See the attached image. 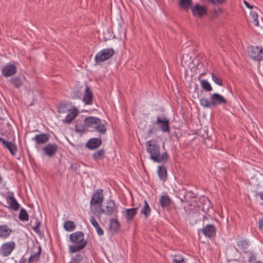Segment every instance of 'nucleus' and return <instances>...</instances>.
Here are the masks:
<instances>
[{
	"mask_svg": "<svg viewBox=\"0 0 263 263\" xmlns=\"http://www.w3.org/2000/svg\"><path fill=\"white\" fill-rule=\"evenodd\" d=\"M146 151L149 154L150 159L158 163L165 162L168 158L167 152L160 153V146L158 142L154 139H151L146 142Z\"/></svg>",
	"mask_w": 263,
	"mask_h": 263,
	"instance_id": "obj_1",
	"label": "nucleus"
},
{
	"mask_svg": "<svg viewBox=\"0 0 263 263\" xmlns=\"http://www.w3.org/2000/svg\"><path fill=\"white\" fill-rule=\"evenodd\" d=\"M69 239L72 242L75 244L69 247V250L70 253L80 251L86 246L87 243V241L84 239V234L82 231H78L71 234Z\"/></svg>",
	"mask_w": 263,
	"mask_h": 263,
	"instance_id": "obj_2",
	"label": "nucleus"
},
{
	"mask_svg": "<svg viewBox=\"0 0 263 263\" xmlns=\"http://www.w3.org/2000/svg\"><path fill=\"white\" fill-rule=\"evenodd\" d=\"M84 124L87 127H90L93 129L92 131H96L100 134H105L107 130L106 122L104 120H101L95 117L90 116L85 118Z\"/></svg>",
	"mask_w": 263,
	"mask_h": 263,
	"instance_id": "obj_3",
	"label": "nucleus"
},
{
	"mask_svg": "<svg viewBox=\"0 0 263 263\" xmlns=\"http://www.w3.org/2000/svg\"><path fill=\"white\" fill-rule=\"evenodd\" d=\"M94 213H97L100 215L104 214L107 216L117 217L118 213V206L113 200L109 199L106 201V205L104 208H102V206L99 207L98 210H96Z\"/></svg>",
	"mask_w": 263,
	"mask_h": 263,
	"instance_id": "obj_4",
	"label": "nucleus"
},
{
	"mask_svg": "<svg viewBox=\"0 0 263 263\" xmlns=\"http://www.w3.org/2000/svg\"><path fill=\"white\" fill-rule=\"evenodd\" d=\"M114 53L112 48L103 49L96 54L95 61L96 63L104 62L111 59Z\"/></svg>",
	"mask_w": 263,
	"mask_h": 263,
	"instance_id": "obj_5",
	"label": "nucleus"
},
{
	"mask_svg": "<svg viewBox=\"0 0 263 263\" xmlns=\"http://www.w3.org/2000/svg\"><path fill=\"white\" fill-rule=\"evenodd\" d=\"M248 54L252 59L260 61L263 60V49L257 46H252L248 50Z\"/></svg>",
	"mask_w": 263,
	"mask_h": 263,
	"instance_id": "obj_6",
	"label": "nucleus"
},
{
	"mask_svg": "<svg viewBox=\"0 0 263 263\" xmlns=\"http://www.w3.org/2000/svg\"><path fill=\"white\" fill-rule=\"evenodd\" d=\"M155 123L163 133H170V120L164 116L157 117Z\"/></svg>",
	"mask_w": 263,
	"mask_h": 263,
	"instance_id": "obj_7",
	"label": "nucleus"
},
{
	"mask_svg": "<svg viewBox=\"0 0 263 263\" xmlns=\"http://www.w3.org/2000/svg\"><path fill=\"white\" fill-rule=\"evenodd\" d=\"M15 248V243L13 241H10L4 243L0 247V256L7 257L10 255Z\"/></svg>",
	"mask_w": 263,
	"mask_h": 263,
	"instance_id": "obj_8",
	"label": "nucleus"
},
{
	"mask_svg": "<svg viewBox=\"0 0 263 263\" xmlns=\"http://www.w3.org/2000/svg\"><path fill=\"white\" fill-rule=\"evenodd\" d=\"M103 199V190L100 189L97 190L92 196L90 202V206L97 204L99 207H101Z\"/></svg>",
	"mask_w": 263,
	"mask_h": 263,
	"instance_id": "obj_9",
	"label": "nucleus"
},
{
	"mask_svg": "<svg viewBox=\"0 0 263 263\" xmlns=\"http://www.w3.org/2000/svg\"><path fill=\"white\" fill-rule=\"evenodd\" d=\"M212 108L219 105H225L227 103L226 99L218 93H214L210 96Z\"/></svg>",
	"mask_w": 263,
	"mask_h": 263,
	"instance_id": "obj_10",
	"label": "nucleus"
},
{
	"mask_svg": "<svg viewBox=\"0 0 263 263\" xmlns=\"http://www.w3.org/2000/svg\"><path fill=\"white\" fill-rule=\"evenodd\" d=\"M200 231L203 234L208 238H211L216 235V228L214 225L208 224L204 226Z\"/></svg>",
	"mask_w": 263,
	"mask_h": 263,
	"instance_id": "obj_11",
	"label": "nucleus"
},
{
	"mask_svg": "<svg viewBox=\"0 0 263 263\" xmlns=\"http://www.w3.org/2000/svg\"><path fill=\"white\" fill-rule=\"evenodd\" d=\"M43 152L45 155L52 157L58 150V146L55 143H49L43 148Z\"/></svg>",
	"mask_w": 263,
	"mask_h": 263,
	"instance_id": "obj_12",
	"label": "nucleus"
},
{
	"mask_svg": "<svg viewBox=\"0 0 263 263\" xmlns=\"http://www.w3.org/2000/svg\"><path fill=\"white\" fill-rule=\"evenodd\" d=\"M17 68L13 64H9L3 67L2 74L3 76L7 78L11 77L16 73Z\"/></svg>",
	"mask_w": 263,
	"mask_h": 263,
	"instance_id": "obj_13",
	"label": "nucleus"
},
{
	"mask_svg": "<svg viewBox=\"0 0 263 263\" xmlns=\"http://www.w3.org/2000/svg\"><path fill=\"white\" fill-rule=\"evenodd\" d=\"M50 139V135L47 134L42 133L35 135V136L32 139V141L35 142L36 146L44 144L48 142Z\"/></svg>",
	"mask_w": 263,
	"mask_h": 263,
	"instance_id": "obj_14",
	"label": "nucleus"
},
{
	"mask_svg": "<svg viewBox=\"0 0 263 263\" xmlns=\"http://www.w3.org/2000/svg\"><path fill=\"white\" fill-rule=\"evenodd\" d=\"M93 95L92 91L88 86L85 87L84 93L83 97V102L85 105H91L93 103Z\"/></svg>",
	"mask_w": 263,
	"mask_h": 263,
	"instance_id": "obj_15",
	"label": "nucleus"
},
{
	"mask_svg": "<svg viewBox=\"0 0 263 263\" xmlns=\"http://www.w3.org/2000/svg\"><path fill=\"white\" fill-rule=\"evenodd\" d=\"M192 12L194 16L202 17L203 15L206 14L207 9L205 7L200 6L197 4L194 6L191 7Z\"/></svg>",
	"mask_w": 263,
	"mask_h": 263,
	"instance_id": "obj_16",
	"label": "nucleus"
},
{
	"mask_svg": "<svg viewBox=\"0 0 263 263\" xmlns=\"http://www.w3.org/2000/svg\"><path fill=\"white\" fill-rule=\"evenodd\" d=\"M102 140L99 138L90 139L86 144V147L89 149L92 150L98 148L102 144Z\"/></svg>",
	"mask_w": 263,
	"mask_h": 263,
	"instance_id": "obj_17",
	"label": "nucleus"
},
{
	"mask_svg": "<svg viewBox=\"0 0 263 263\" xmlns=\"http://www.w3.org/2000/svg\"><path fill=\"white\" fill-rule=\"evenodd\" d=\"M33 249H36L37 251L36 252H32L30 257L29 258L28 263H33V262H37L40 260V255L42 251L41 247L40 246H39L36 247H34Z\"/></svg>",
	"mask_w": 263,
	"mask_h": 263,
	"instance_id": "obj_18",
	"label": "nucleus"
},
{
	"mask_svg": "<svg viewBox=\"0 0 263 263\" xmlns=\"http://www.w3.org/2000/svg\"><path fill=\"white\" fill-rule=\"evenodd\" d=\"M12 230L7 224L0 225V238L2 239H6L8 238Z\"/></svg>",
	"mask_w": 263,
	"mask_h": 263,
	"instance_id": "obj_19",
	"label": "nucleus"
},
{
	"mask_svg": "<svg viewBox=\"0 0 263 263\" xmlns=\"http://www.w3.org/2000/svg\"><path fill=\"white\" fill-rule=\"evenodd\" d=\"M138 207L125 209V218L127 222L132 221L137 213Z\"/></svg>",
	"mask_w": 263,
	"mask_h": 263,
	"instance_id": "obj_20",
	"label": "nucleus"
},
{
	"mask_svg": "<svg viewBox=\"0 0 263 263\" xmlns=\"http://www.w3.org/2000/svg\"><path fill=\"white\" fill-rule=\"evenodd\" d=\"M120 224L117 219H111L109 223V229L112 233H117L119 231Z\"/></svg>",
	"mask_w": 263,
	"mask_h": 263,
	"instance_id": "obj_21",
	"label": "nucleus"
},
{
	"mask_svg": "<svg viewBox=\"0 0 263 263\" xmlns=\"http://www.w3.org/2000/svg\"><path fill=\"white\" fill-rule=\"evenodd\" d=\"M197 197V195L191 191H185L180 200L182 202H189Z\"/></svg>",
	"mask_w": 263,
	"mask_h": 263,
	"instance_id": "obj_22",
	"label": "nucleus"
},
{
	"mask_svg": "<svg viewBox=\"0 0 263 263\" xmlns=\"http://www.w3.org/2000/svg\"><path fill=\"white\" fill-rule=\"evenodd\" d=\"M159 203L162 208L164 209L171 205V200L168 195H162L160 198Z\"/></svg>",
	"mask_w": 263,
	"mask_h": 263,
	"instance_id": "obj_23",
	"label": "nucleus"
},
{
	"mask_svg": "<svg viewBox=\"0 0 263 263\" xmlns=\"http://www.w3.org/2000/svg\"><path fill=\"white\" fill-rule=\"evenodd\" d=\"M7 201L9 204V208L14 211H17L19 209L20 204L13 196L8 197Z\"/></svg>",
	"mask_w": 263,
	"mask_h": 263,
	"instance_id": "obj_24",
	"label": "nucleus"
},
{
	"mask_svg": "<svg viewBox=\"0 0 263 263\" xmlns=\"http://www.w3.org/2000/svg\"><path fill=\"white\" fill-rule=\"evenodd\" d=\"M144 204L140 211V214L143 215L145 218H147L150 215L151 209L146 200L143 201Z\"/></svg>",
	"mask_w": 263,
	"mask_h": 263,
	"instance_id": "obj_25",
	"label": "nucleus"
},
{
	"mask_svg": "<svg viewBox=\"0 0 263 263\" xmlns=\"http://www.w3.org/2000/svg\"><path fill=\"white\" fill-rule=\"evenodd\" d=\"M78 111L76 109H69V114L66 116L63 122L66 123H70L77 117Z\"/></svg>",
	"mask_w": 263,
	"mask_h": 263,
	"instance_id": "obj_26",
	"label": "nucleus"
},
{
	"mask_svg": "<svg viewBox=\"0 0 263 263\" xmlns=\"http://www.w3.org/2000/svg\"><path fill=\"white\" fill-rule=\"evenodd\" d=\"M157 173L160 179L163 181H165L166 179L167 170L164 166H158Z\"/></svg>",
	"mask_w": 263,
	"mask_h": 263,
	"instance_id": "obj_27",
	"label": "nucleus"
},
{
	"mask_svg": "<svg viewBox=\"0 0 263 263\" xmlns=\"http://www.w3.org/2000/svg\"><path fill=\"white\" fill-rule=\"evenodd\" d=\"M105 154V151L102 148L93 153L92 158L96 161H99L104 158Z\"/></svg>",
	"mask_w": 263,
	"mask_h": 263,
	"instance_id": "obj_28",
	"label": "nucleus"
},
{
	"mask_svg": "<svg viewBox=\"0 0 263 263\" xmlns=\"http://www.w3.org/2000/svg\"><path fill=\"white\" fill-rule=\"evenodd\" d=\"M90 222L92 224V225L96 228L97 234L99 236H102L104 234V231L102 229V228L100 227L98 222L96 220L95 218L93 217H91L89 220Z\"/></svg>",
	"mask_w": 263,
	"mask_h": 263,
	"instance_id": "obj_29",
	"label": "nucleus"
},
{
	"mask_svg": "<svg viewBox=\"0 0 263 263\" xmlns=\"http://www.w3.org/2000/svg\"><path fill=\"white\" fill-rule=\"evenodd\" d=\"M237 245L239 247L240 249L243 251L245 253H247L246 250L250 246V242L246 239H241L237 241Z\"/></svg>",
	"mask_w": 263,
	"mask_h": 263,
	"instance_id": "obj_30",
	"label": "nucleus"
},
{
	"mask_svg": "<svg viewBox=\"0 0 263 263\" xmlns=\"http://www.w3.org/2000/svg\"><path fill=\"white\" fill-rule=\"evenodd\" d=\"M192 4V0H180L179 5L181 9L188 11L190 8H191Z\"/></svg>",
	"mask_w": 263,
	"mask_h": 263,
	"instance_id": "obj_31",
	"label": "nucleus"
},
{
	"mask_svg": "<svg viewBox=\"0 0 263 263\" xmlns=\"http://www.w3.org/2000/svg\"><path fill=\"white\" fill-rule=\"evenodd\" d=\"M4 147L7 148L12 155L14 156L16 154L17 151L16 146L11 142L8 141Z\"/></svg>",
	"mask_w": 263,
	"mask_h": 263,
	"instance_id": "obj_32",
	"label": "nucleus"
},
{
	"mask_svg": "<svg viewBox=\"0 0 263 263\" xmlns=\"http://www.w3.org/2000/svg\"><path fill=\"white\" fill-rule=\"evenodd\" d=\"M10 82L15 88H20L23 85V82L21 79L18 77H14L10 80Z\"/></svg>",
	"mask_w": 263,
	"mask_h": 263,
	"instance_id": "obj_33",
	"label": "nucleus"
},
{
	"mask_svg": "<svg viewBox=\"0 0 263 263\" xmlns=\"http://www.w3.org/2000/svg\"><path fill=\"white\" fill-rule=\"evenodd\" d=\"M76 226L74 222L71 220H68L65 222L64 228L66 231L71 232L75 229Z\"/></svg>",
	"mask_w": 263,
	"mask_h": 263,
	"instance_id": "obj_34",
	"label": "nucleus"
},
{
	"mask_svg": "<svg viewBox=\"0 0 263 263\" xmlns=\"http://www.w3.org/2000/svg\"><path fill=\"white\" fill-rule=\"evenodd\" d=\"M18 218L22 221H26L29 220V215L26 212V210L22 208L20 210V212L18 216Z\"/></svg>",
	"mask_w": 263,
	"mask_h": 263,
	"instance_id": "obj_35",
	"label": "nucleus"
},
{
	"mask_svg": "<svg viewBox=\"0 0 263 263\" xmlns=\"http://www.w3.org/2000/svg\"><path fill=\"white\" fill-rule=\"evenodd\" d=\"M200 84L203 89L206 91H211L212 90V87L209 82L206 80H201Z\"/></svg>",
	"mask_w": 263,
	"mask_h": 263,
	"instance_id": "obj_36",
	"label": "nucleus"
},
{
	"mask_svg": "<svg viewBox=\"0 0 263 263\" xmlns=\"http://www.w3.org/2000/svg\"><path fill=\"white\" fill-rule=\"evenodd\" d=\"M159 130L158 125L155 123V122H154L152 125L149 126V128L147 131L148 135L154 134L157 133V132Z\"/></svg>",
	"mask_w": 263,
	"mask_h": 263,
	"instance_id": "obj_37",
	"label": "nucleus"
},
{
	"mask_svg": "<svg viewBox=\"0 0 263 263\" xmlns=\"http://www.w3.org/2000/svg\"><path fill=\"white\" fill-rule=\"evenodd\" d=\"M84 254H77L72 257L69 263H80L84 259Z\"/></svg>",
	"mask_w": 263,
	"mask_h": 263,
	"instance_id": "obj_38",
	"label": "nucleus"
},
{
	"mask_svg": "<svg viewBox=\"0 0 263 263\" xmlns=\"http://www.w3.org/2000/svg\"><path fill=\"white\" fill-rule=\"evenodd\" d=\"M200 103L204 108H212L211 100L209 101L207 99L202 98L200 99Z\"/></svg>",
	"mask_w": 263,
	"mask_h": 263,
	"instance_id": "obj_39",
	"label": "nucleus"
},
{
	"mask_svg": "<svg viewBox=\"0 0 263 263\" xmlns=\"http://www.w3.org/2000/svg\"><path fill=\"white\" fill-rule=\"evenodd\" d=\"M172 261L173 263H185L184 258L180 255L173 256Z\"/></svg>",
	"mask_w": 263,
	"mask_h": 263,
	"instance_id": "obj_40",
	"label": "nucleus"
},
{
	"mask_svg": "<svg viewBox=\"0 0 263 263\" xmlns=\"http://www.w3.org/2000/svg\"><path fill=\"white\" fill-rule=\"evenodd\" d=\"M250 16L253 20V23L254 25L256 26H258V14L257 12L254 11H251L250 12Z\"/></svg>",
	"mask_w": 263,
	"mask_h": 263,
	"instance_id": "obj_41",
	"label": "nucleus"
},
{
	"mask_svg": "<svg viewBox=\"0 0 263 263\" xmlns=\"http://www.w3.org/2000/svg\"><path fill=\"white\" fill-rule=\"evenodd\" d=\"M81 92L79 90H75L71 93V97L73 99H80L81 98Z\"/></svg>",
	"mask_w": 263,
	"mask_h": 263,
	"instance_id": "obj_42",
	"label": "nucleus"
},
{
	"mask_svg": "<svg viewBox=\"0 0 263 263\" xmlns=\"http://www.w3.org/2000/svg\"><path fill=\"white\" fill-rule=\"evenodd\" d=\"M212 78L213 81L217 85L219 86L222 85V81L220 78L216 76L214 73L212 74Z\"/></svg>",
	"mask_w": 263,
	"mask_h": 263,
	"instance_id": "obj_43",
	"label": "nucleus"
},
{
	"mask_svg": "<svg viewBox=\"0 0 263 263\" xmlns=\"http://www.w3.org/2000/svg\"><path fill=\"white\" fill-rule=\"evenodd\" d=\"M76 130L77 133L83 134L85 132V125L83 124H76Z\"/></svg>",
	"mask_w": 263,
	"mask_h": 263,
	"instance_id": "obj_44",
	"label": "nucleus"
},
{
	"mask_svg": "<svg viewBox=\"0 0 263 263\" xmlns=\"http://www.w3.org/2000/svg\"><path fill=\"white\" fill-rule=\"evenodd\" d=\"M207 2L214 5L223 4L226 0H206Z\"/></svg>",
	"mask_w": 263,
	"mask_h": 263,
	"instance_id": "obj_45",
	"label": "nucleus"
},
{
	"mask_svg": "<svg viewBox=\"0 0 263 263\" xmlns=\"http://www.w3.org/2000/svg\"><path fill=\"white\" fill-rule=\"evenodd\" d=\"M36 225L32 227V229L35 232H36L38 234H41V232L40 229H39V227L40 226V222L39 220H36Z\"/></svg>",
	"mask_w": 263,
	"mask_h": 263,
	"instance_id": "obj_46",
	"label": "nucleus"
},
{
	"mask_svg": "<svg viewBox=\"0 0 263 263\" xmlns=\"http://www.w3.org/2000/svg\"><path fill=\"white\" fill-rule=\"evenodd\" d=\"M256 259V257L254 254H253L252 252H250V255L249 257L248 258V261L252 262L253 261H255Z\"/></svg>",
	"mask_w": 263,
	"mask_h": 263,
	"instance_id": "obj_47",
	"label": "nucleus"
},
{
	"mask_svg": "<svg viewBox=\"0 0 263 263\" xmlns=\"http://www.w3.org/2000/svg\"><path fill=\"white\" fill-rule=\"evenodd\" d=\"M258 228L260 230H263V219H260L258 221Z\"/></svg>",
	"mask_w": 263,
	"mask_h": 263,
	"instance_id": "obj_48",
	"label": "nucleus"
},
{
	"mask_svg": "<svg viewBox=\"0 0 263 263\" xmlns=\"http://www.w3.org/2000/svg\"><path fill=\"white\" fill-rule=\"evenodd\" d=\"M8 142V141L5 140L4 138H0V142H1L3 144V146H4L6 143H7Z\"/></svg>",
	"mask_w": 263,
	"mask_h": 263,
	"instance_id": "obj_49",
	"label": "nucleus"
},
{
	"mask_svg": "<svg viewBox=\"0 0 263 263\" xmlns=\"http://www.w3.org/2000/svg\"><path fill=\"white\" fill-rule=\"evenodd\" d=\"M26 258L24 256H22L19 261V263H26Z\"/></svg>",
	"mask_w": 263,
	"mask_h": 263,
	"instance_id": "obj_50",
	"label": "nucleus"
},
{
	"mask_svg": "<svg viewBox=\"0 0 263 263\" xmlns=\"http://www.w3.org/2000/svg\"><path fill=\"white\" fill-rule=\"evenodd\" d=\"M244 3L246 5V6L249 8H253V6H251L249 3H248L246 1H244Z\"/></svg>",
	"mask_w": 263,
	"mask_h": 263,
	"instance_id": "obj_51",
	"label": "nucleus"
},
{
	"mask_svg": "<svg viewBox=\"0 0 263 263\" xmlns=\"http://www.w3.org/2000/svg\"><path fill=\"white\" fill-rule=\"evenodd\" d=\"M256 195L259 196L260 198L263 200V192L257 193Z\"/></svg>",
	"mask_w": 263,
	"mask_h": 263,
	"instance_id": "obj_52",
	"label": "nucleus"
},
{
	"mask_svg": "<svg viewBox=\"0 0 263 263\" xmlns=\"http://www.w3.org/2000/svg\"><path fill=\"white\" fill-rule=\"evenodd\" d=\"M221 11H222V9L221 8H218V9H217V10H215L216 13L221 12Z\"/></svg>",
	"mask_w": 263,
	"mask_h": 263,
	"instance_id": "obj_53",
	"label": "nucleus"
},
{
	"mask_svg": "<svg viewBox=\"0 0 263 263\" xmlns=\"http://www.w3.org/2000/svg\"><path fill=\"white\" fill-rule=\"evenodd\" d=\"M209 140H210V139H205L204 138V143H205V144H208V141H209Z\"/></svg>",
	"mask_w": 263,
	"mask_h": 263,
	"instance_id": "obj_54",
	"label": "nucleus"
},
{
	"mask_svg": "<svg viewBox=\"0 0 263 263\" xmlns=\"http://www.w3.org/2000/svg\"><path fill=\"white\" fill-rule=\"evenodd\" d=\"M255 263H262V262H261L260 261H258L255 262Z\"/></svg>",
	"mask_w": 263,
	"mask_h": 263,
	"instance_id": "obj_55",
	"label": "nucleus"
},
{
	"mask_svg": "<svg viewBox=\"0 0 263 263\" xmlns=\"http://www.w3.org/2000/svg\"><path fill=\"white\" fill-rule=\"evenodd\" d=\"M59 112H62V111H61L60 110H59Z\"/></svg>",
	"mask_w": 263,
	"mask_h": 263,
	"instance_id": "obj_56",
	"label": "nucleus"
}]
</instances>
